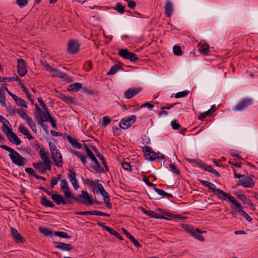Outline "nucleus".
<instances>
[{
    "label": "nucleus",
    "mask_w": 258,
    "mask_h": 258,
    "mask_svg": "<svg viewBox=\"0 0 258 258\" xmlns=\"http://www.w3.org/2000/svg\"><path fill=\"white\" fill-rule=\"evenodd\" d=\"M1 148L9 152V157L12 162L19 166H24L26 159L22 157L18 152L6 145H1Z\"/></svg>",
    "instance_id": "obj_1"
},
{
    "label": "nucleus",
    "mask_w": 258,
    "mask_h": 258,
    "mask_svg": "<svg viewBox=\"0 0 258 258\" xmlns=\"http://www.w3.org/2000/svg\"><path fill=\"white\" fill-rule=\"evenodd\" d=\"M49 147L55 165L58 167H62L63 164L62 157L59 150L57 149L56 146L54 143L50 142H49Z\"/></svg>",
    "instance_id": "obj_2"
},
{
    "label": "nucleus",
    "mask_w": 258,
    "mask_h": 258,
    "mask_svg": "<svg viewBox=\"0 0 258 258\" xmlns=\"http://www.w3.org/2000/svg\"><path fill=\"white\" fill-rule=\"evenodd\" d=\"M73 199H75L76 201L84 204L85 205H92L93 203H95L98 205L102 204L101 202H98L96 200H92L88 192L84 190L81 191V194L77 197H73Z\"/></svg>",
    "instance_id": "obj_3"
},
{
    "label": "nucleus",
    "mask_w": 258,
    "mask_h": 258,
    "mask_svg": "<svg viewBox=\"0 0 258 258\" xmlns=\"http://www.w3.org/2000/svg\"><path fill=\"white\" fill-rule=\"evenodd\" d=\"M118 54L120 56L125 59H129L132 62H136L139 59V57L137 55L130 52L126 49H120Z\"/></svg>",
    "instance_id": "obj_4"
},
{
    "label": "nucleus",
    "mask_w": 258,
    "mask_h": 258,
    "mask_svg": "<svg viewBox=\"0 0 258 258\" xmlns=\"http://www.w3.org/2000/svg\"><path fill=\"white\" fill-rule=\"evenodd\" d=\"M136 116L133 115L128 117H125L121 119L119 123V126L122 129H126L136 121Z\"/></svg>",
    "instance_id": "obj_5"
},
{
    "label": "nucleus",
    "mask_w": 258,
    "mask_h": 258,
    "mask_svg": "<svg viewBox=\"0 0 258 258\" xmlns=\"http://www.w3.org/2000/svg\"><path fill=\"white\" fill-rule=\"evenodd\" d=\"M252 104V100L251 99H243L233 107V110L235 111H241L243 110L245 107L251 105Z\"/></svg>",
    "instance_id": "obj_6"
},
{
    "label": "nucleus",
    "mask_w": 258,
    "mask_h": 258,
    "mask_svg": "<svg viewBox=\"0 0 258 258\" xmlns=\"http://www.w3.org/2000/svg\"><path fill=\"white\" fill-rule=\"evenodd\" d=\"M253 176H244L243 179L239 180L238 185H242L245 187H253L254 185V182L253 181Z\"/></svg>",
    "instance_id": "obj_7"
},
{
    "label": "nucleus",
    "mask_w": 258,
    "mask_h": 258,
    "mask_svg": "<svg viewBox=\"0 0 258 258\" xmlns=\"http://www.w3.org/2000/svg\"><path fill=\"white\" fill-rule=\"evenodd\" d=\"M18 65H17V71L19 75L21 76H24L27 72V70L26 67V62L24 59L20 58L18 59Z\"/></svg>",
    "instance_id": "obj_8"
},
{
    "label": "nucleus",
    "mask_w": 258,
    "mask_h": 258,
    "mask_svg": "<svg viewBox=\"0 0 258 258\" xmlns=\"http://www.w3.org/2000/svg\"><path fill=\"white\" fill-rule=\"evenodd\" d=\"M142 90V88L133 87L126 90L124 93V96L126 99H130L137 95Z\"/></svg>",
    "instance_id": "obj_9"
},
{
    "label": "nucleus",
    "mask_w": 258,
    "mask_h": 258,
    "mask_svg": "<svg viewBox=\"0 0 258 258\" xmlns=\"http://www.w3.org/2000/svg\"><path fill=\"white\" fill-rule=\"evenodd\" d=\"M97 224L102 227L104 230L108 231L110 234L115 236L116 238L120 240H122L123 237L121 236L116 231L109 227V226L105 225L104 223L102 222H98Z\"/></svg>",
    "instance_id": "obj_10"
},
{
    "label": "nucleus",
    "mask_w": 258,
    "mask_h": 258,
    "mask_svg": "<svg viewBox=\"0 0 258 258\" xmlns=\"http://www.w3.org/2000/svg\"><path fill=\"white\" fill-rule=\"evenodd\" d=\"M68 51L70 54H75L78 51L79 45L77 41L70 40L68 44Z\"/></svg>",
    "instance_id": "obj_11"
},
{
    "label": "nucleus",
    "mask_w": 258,
    "mask_h": 258,
    "mask_svg": "<svg viewBox=\"0 0 258 258\" xmlns=\"http://www.w3.org/2000/svg\"><path fill=\"white\" fill-rule=\"evenodd\" d=\"M39 154L41 159L42 160L44 163L46 164L47 170L50 171L51 170V161L48 158L45 152L43 149H40Z\"/></svg>",
    "instance_id": "obj_12"
},
{
    "label": "nucleus",
    "mask_w": 258,
    "mask_h": 258,
    "mask_svg": "<svg viewBox=\"0 0 258 258\" xmlns=\"http://www.w3.org/2000/svg\"><path fill=\"white\" fill-rule=\"evenodd\" d=\"M11 231L16 242L22 243L25 241L24 238L21 235L17 229L14 228H11Z\"/></svg>",
    "instance_id": "obj_13"
},
{
    "label": "nucleus",
    "mask_w": 258,
    "mask_h": 258,
    "mask_svg": "<svg viewBox=\"0 0 258 258\" xmlns=\"http://www.w3.org/2000/svg\"><path fill=\"white\" fill-rule=\"evenodd\" d=\"M68 176L70 182L72 183L74 188L77 189L79 187L78 182L76 179V174L73 170H70L68 174Z\"/></svg>",
    "instance_id": "obj_14"
},
{
    "label": "nucleus",
    "mask_w": 258,
    "mask_h": 258,
    "mask_svg": "<svg viewBox=\"0 0 258 258\" xmlns=\"http://www.w3.org/2000/svg\"><path fill=\"white\" fill-rule=\"evenodd\" d=\"M51 199L56 205H59L61 204L65 205L67 204V201L63 198L62 196L58 194H54L52 195Z\"/></svg>",
    "instance_id": "obj_15"
},
{
    "label": "nucleus",
    "mask_w": 258,
    "mask_h": 258,
    "mask_svg": "<svg viewBox=\"0 0 258 258\" xmlns=\"http://www.w3.org/2000/svg\"><path fill=\"white\" fill-rule=\"evenodd\" d=\"M33 166L42 174H45L46 172V170H47L46 164L41 161L33 163Z\"/></svg>",
    "instance_id": "obj_16"
},
{
    "label": "nucleus",
    "mask_w": 258,
    "mask_h": 258,
    "mask_svg": "<svg viewBox=\"0 0 258 258\" xmlns=\"http://www.w3.org/2000/svg\"><path fill=\"white\" fill-rule=\"evenodd\" d=\"M56 92L58 93V94L56 95V96L62 100L66 104L71 105L74 103L73 97L66 96L61 93H58V91H56Z\"/></svg>",
    "instance_id": "obj_17"
},
{
    "label": "nucleus",
    "mask_w": 258,
    "mask_h": 258,
    "mask_svg": "<svg viewBox=\"0 0 258 258\" xmlns=\"http://www.w3.org/2000/svg\"><path fill=\"white\" fill-rule=\"evenodd\" d=\"M38 114L39 116V120L41 122L48 121L51 116L48 110H44V112L42 110L41 112L38 113Z\"/></svg>",
    "instance_id": "obj_18"
},
{
    "label": "nucleus",
    "mask_w": 258,
    "mask_h": 258,
    "mask_svg": "<svg viewBox=\"0 0 258 258\" xmlns=\"http://www.w3.org/2000/svg\"><path fill=\"white\" fill-rule=\"evenodd\" d=\"M57 245H55V248H59L63 251H69L72 249L73 246L71 244H66L63 242H55Z\"/></svg>",
    "instance_id": "obj_19"
},
{
    "label": "nucleus",
    "mask_w": 258,
    "mask_h": 258,
    "mask_svg": "<svg viewBox=\"0 0 258 258\" xmlns=\"http://www.w3.org/2000/svg\"><path fill=\"white\" fill-rule=\"evenodd\" d=\"M214 194L221 200H225L226 198L228 199V197L230 196L219 188H217Z\"/></svg>",
    "instance_id": "obj_20"
},
{
    "label": "nucleus",
    "mask_w": 258,
    "mask_h": 258,
    "mask_svg": "<svg viewBox=\"0 0 258 258\" xmlns=\"http://www.w3.org/2000/svg\"><path fill=\"white\" fill-rule=\"evenodd\" d=\"M206 232V231H202L198 228H196L195 231L191 235L194 236L195 238L198 239L199 240L204 241L205 239L204 236L202 235V234Z\"/></svg>",
    "instance_id": "obj_21"
},
{
    "label": "nucleus",
    "mask_w": 258,
    "mask_h": 258,
    "mask_svg": "<svg viewBox=\"0 0 258 258\" xmlns=\"http://www.w3.org/2000/svg\"><path fill=\"white\" fill-rule=\"evenodd\" d=\"M41 204L44 207L53 208L55 205L51 201L47 199L45 196H43L41 198Z\"/></svg>",
    "instance_id": "obj_22"
},
{
    "label": "nucleus",
    "mask_w": 258,
    "mask_h": 258,
    "mask_svg": "<svg viewBox=\"0 0 258 258\" xmlns=\"http://www.w3.org/2000/svg\"><path fill=\"white\" fill-rule=\"evenodd\" d=\"M7 137L10 142H14L16 145H19L21 144L20 139L13 132H12V133L9 135V137Z\"/></svg>",
    "instance_id": "obj_23"
},
{
    "label": "nucleus",
    "mask_w": 258,
    "mask_h": 258,
    "mask_svg": "<svg viewBox=\"0 0 258 258\" xmlns=\"http://www.w3.org/2000/svg\"><path fill=\"white\" fill-rule=\"evenodd\" d=\"M173 7L171 3L169 1H166L165 3V14L170 17L172 14Z\"/></svg>",
    "instance_id": "obj_24"
},
{
    "label": "nucleus",
    "mask_w": 258,
    "mask_h": 258,
    "mask_svg": "<svg viewBox=\"0 0 258 258\" xmlns=\"http://www.w3.org/2000/svg\"><path fill=\"white\" fill-rule=\"evenodd\" d=\"M67 139L74 148H77L78 149L82 148V145L79 143L76 139L72 138L70 136H68L67 137Z\"/></svg>",
    "instance_id": "obj_25"
},
{
    "label": "nucleus",
    "mask_w": 258,
    "mask_h": 258,
    "mask_svg": "<svg viewBox=\"0 0 258 258\" xmlns=\"http://www.w3.org/2000/svg\"><path fill=\"white\" fill-rule=\"evenodd\" d=\"M200 181L203 186L207 187L209 189L211 190L213 193L217 189L216 185L210 182L202 180Z\"/></svg>",
    "instance_id": "obj_26"
},
{
    "label": "nucleus",
    "mask_w": 258,
    "mask_h": 258,
    "mask_svg": "<svg viewBox=\"0 0 258 258\" xmlns=\"http://www.w3.org/2000/svg\"><path fill=\"white\" fill-rule=\"evenodd\" d=\"M142 211L146 214L147 215L150 216L152 218H163V216L160 217L159 216V214L157 213H156L153 211L151 210H147L145 209H142Z\"/></svg>",
    "instance_id": "obj_27"
},
{
    "label": "nucleus",
    "mask_w": 258,
    "mask_h": 258,
    "mask_svg": "<svg viewBox=\"0 0 258 258\" xmlns=\"http://www.w3.org/2000/svg\"><path fill=\"white\" fill-rule=\"evenodd\" d=\"M228 199L234 206H235V207L237 208V209H243V207L241 206L239 202L237 201L234 197L230 195L228 197Z\"/></svg>",
    "instance_id": "obj_28"
},
{
    "label": "nucleus",
    "mask_w": 258,
    "mask_h": 258,
    "mask_svg": "<svg viewBox=\"0 0 258 258\" xmlns=\"http://www.w3.org/2000/svg\"><path fill=\"white\" fill-rule=\"evenodd\" d=\"M82 84L80 83H75L69 85V91H78L82 88Z\"/></svg>",
    "instance_id": "obj_29"
},
{
    "label": "nucleus",
    "mask_w": 258,
    "mask_h": 258,
    "mask_svg": "<svg viewBox=\"0 0 258 258\" xmlns=\"http://www.w3.org/2000/svg\"><path fill=\"white\" fill-rule=\"evenodd\" d=\"M93 150L97 153L96 155L100 159V160L102 161L104 166L105 168L106 171H107L108 170V167L107 166L106 162H105V160L104 157L100 154L99 152L97 151V150L96 148H94Z\"/></svg>",
    "instance_id": "obj_30"
},
{
    "label": "nucleus",
    "mask_w": 258,
    "mask_h": 258,
    "mask_svg": "<svg viewBox=\"0 0 258 258\" xmlns=\"http://www.w3.org/2000/svg\"><path fill=\"white\" fill-rule=\"evenodd\" d=\"M238 198L244 203L248 205L249 206L252 207L253 206V203L251 201L248 199L245 195H239L238 196Z\"/></svg>",
    "instance_id": "obj_31"
},
{
    "label": "nucleus",
    "mask_w": 258,
    "mask_h": 258,
    "mask_svg": "<svg viewBox=\"0 0 258 258\" xmlns=\"http://www.w3.org/2000/svg\"><path fill=\"white\" fill-rule=\"evenodd\" d=\"M121 69V67L117 64H115L111 67L109 71L107 73L108 75H112L115 74L117 71Z\"/></svg>",
    "instance_id": "obj_32"
},
{
    "label": "nucleus",
    "mask_w": 258,
    "mask_h": 258,
    "mask_svg": "<svg viewBox=\"0 0 258 258\" xmlns=\"http://www.w3.org/2000/svg\"><path fill=\"white\" fill-rule=\"evenodd\" d=\"M0 103L4 106H6V99L5 95L4 89L0 88Z\"/></svg>",
    "instance_id": "obj_33"
},
{
    "label": "nucleus",
    "mask_w": 258,
    "mask_h": 258,
    "mask_svg": "<svg viewBox=\"0 0 258 258\" xmlns=\"http://www.w3.org/2000/svg\"><path fill=\"white\" fill-rule=\"evenodd\" d=\"M187 161L192 164L194 166H197L199 167H201L203 163L201 160L199 159H187Z\"/></svg>",
    "instance_id": "obj_34"
},
{
    "label": "nucleus",
    "mask_w": 258,
    "mask_h": 258,
    "mask_svg": "<svg viewBox=\"0 0 258 258\" xmlns=\"http://www.w3.org/2000/svg\"><path fill=\"white\" fill-rule=\"evenodd\" d=\"M75 154L84 164L87 163L86 156L85 155L82 154L79 151H76L75 152Z\"/></svg>",
    "instance_id": "obj_35"
},
{
    "label": "nucleus",
    "mask_w": 258,
    "mask_h": 258,
    "mask_svg": "<svg viewBox=\"0 0 258 258\" xmlns=\"http://www.w3.org/2000/svg\"><path fill=\"white\" fill-rule=\"evenodd\" d=\"M63 193H64V197H66V199H68V200H67L66 201L67 203V202L71 203L72 200L76 201L75 199H73V198L74 197L72 196V194L71 193V192H70L69 189H65V190H63Z\"/></svg>",
    "instance_id": "obj_36"
},
{
    "label": "nucleus",
    "mask_w": 258,
    "mask_h": 258,
    "mask_svg": "<svg viewBox=\"0 0 258 258\" xmlns=\"http://www.w3.org/2000/svg\"><path fill=\"white\" fill-rule=\"evenodd\" d=\"M2 130L3 132L6 135L7 137H9V135L13 132L12 128H10L6 123H4L2 125Z\"/></svg>",
    "instance_id": "obj_37"
},
{
    "label": "nucleus",
    "mask_w": 258,
    "mask_h": 258,
    "mask_svg": "<svg viewBox=\"0 0 258 258\" xmlns=\"http://www.w3.org/2000/svg\"><path fill=\"white\" fill-rule=\"evenodd\" d=\"M146 159L150 160H154L156 159V155L154 152L150 151L148 153L145 154Z\"/></svg>",
    "instance_id": "obj_38"
},
{
    "label": "nucleus",
    "mask_w": 258,
    "mask_h": 258,
    "mask_svg": "<svg viewBox=\"0 0 258 258\" xmlns=\"http://www.w3.org/2000/svg\"><path fill=\"white\" fill-rule=\"evenodd\" d=\"M92 161L94 162L95 165L92 166V167L93 169L97 172V173H100L101 172V171L100 170V163L98 162V161L97 160V159L95 158V159H93Z\"/></svg>",
    "instance_id": "obj_39"
},
{
    "label": "nucleus",
    "mask_w": 258,
    "mask_h": 258,
    "mask_svg": "<svg viewBox=\"0 0 258 258\" xmlns=\"http://www.w3.org/2000/svg\"><path fill=\"white\" fill-rule=\"evenodd\" d=\"M243 209H236V211L241 215H242L244 218L246 219V220L248 222H251L252 221V218L246 213L245 211H244Z\"/></svg>",
    "instance_id": "obj_40"
},
{
    "label": "nucleus",
    "mask_w": 258,
    "mask_h": 258,
    "mask_svg": "<svg viewBox=\"0 0 258 258\" xmlns=\"http://www.w3.org/2000/svg\"><path fill=\"white\" fill-rule=\"evenodd\" d=\"M114 9L120 14H123L124 11V7H123L120 3L116 4Z\"/></svg>",
    "instance_id": "obj_41"
},
{
    "label": "nucleus",
    "mask_w": 258,
    "mask_h": 258,
    "mask_svg": "<svg viewBox=\"0 0 258 258\" xmlns=\"http://www.w3.org/2000/svg\"><path fill=\"white\" fill-rule=\"evenodd\" d=\"M39 230L40 232L45 236L52 235V231L46 228L40 227L39 228Z\"/></svg>",
    "instance_id": "obj_42"
},
{
    "label": "nucleus",
    "mask_w": 258,
    "mask_h": 258,
    "mask_svg": "<svg viewBox=\"0 0 258 258\" xmlns=\"http://www.w3.org/2000/svg\"><path fill=\"white\" fill-rule=\"evenodd\" d=\"M173 51L175 55H180L182 54L181 48L179 45H175L173 48Z\"/></svg>",
    "instance_id": "obj_43"
},
{
    "label": "nucleus",
    "mask_w": 258,
    "mask_h": 258,
    "mask_svg": "<svg viewBox=\"0 0 258 258\" xmlns=\"http://www.w3.org/2000/svg\"><path fill=\"white\" fill-rule=\"evenodd\" d=\"M53 70L55 71L50 72L51 73H52V76L53 77L57 76L59 78H62L64 77V74L59 70H57L53 68Z\"/></svg>",
    "instance_id": "obj_44"
},
{
    "label": "nucleus",
    "mask_w": 258,
    "mask_h": 258,
    "mask_svg": "<svg viewBox=\"0 0 258 258\" xmlns=\"http://www.w3.org/2000/svg\"><path fill=\"white\" fill-rule=\"evenodd\" d=\"M26 111L24 110L23 109H20L17 111L18 113L19 114V115L24 119H25L26 120L28 119L30 117L28 116V115L26 113Z\"/></svg>",
    "instance_id": "obj_45"
},
{
    "label": "nucleus",
    "mask_w": 258,
    "mask_h": 258,
    "mask_svg": "<svg viewBox=\"0 0 258 258\" xmlns=\"http://www.w3.org/2000/svg\"><path fill=\"white\" fill-rule=\"evenodd\" d=\"M18 128L19 132L24 135L26 136L29 132L28 129L24 126V124H20Z\"/></svg>",
    "instance_id": "obj_46"
},
{
    "label": "nucleus",
    "mask_w": 258,
    "mask_h": 258,
    "mask_svg": "<svg viewBox=\"0 0 258 258\" xmlns=\"http://www.w3.org/2000/svg\"><path fill=\"white\" fill-rule=\"evenodd\" d=\"M189 93L188 91H183L179 92L175 94V97L176 98L186 97Z\"/></svg>",
    "instance_id": "obj_47"
},
{
    "label": "nucleus",
    "mask_w": 258,
    "mask_h": 258,
    "mask_svg": "<svg viewBox=\"0 0 258 258\" xmlns=\"http://www.w3.org/2000/svg\"><path fill=\"white\" fill-rule=\"evenodd\" d=\"M91 213H90V215H98V216H107L109 217L110 215L108 214L107 213H105L102 212L98 211H90Z\"/></svg>",
    "instance_id": "obj_48"
},
{
    "label": "nucleus",
    "mask_w": 258,
    "mask_h": 258,
    "mask_svg": "<svg viewBox=\"0 0 258 258\" xmlns=\"http://www.w3.org/2000/svg\"><path fill=\"white\" fill-rule=\"evenodd\" d=\"M85 151L86 152V154H87V156H89L92 160L93 159H95V157L94 155L93 154V153L92 152V151L90 150L88 146H87L86 145H85Z\"/></svg>",
    "instance_id": "obj_49"
},
{
    "label": "nucleus",
    "mask_w": 258,
    "mask_h": 258,
    "mask_svg": "<svg viewBox=\"0 0 258 258\" xmlns=\"http://www.w3.org/2000/svg\"><path fill=\"white\" fill-rule=\"evenodd\" d=\"M54 235L55 236L65 238H69L70 237L69 236H68L67 233L63 232L56 231L54 232Z\"/></svg>",
    "instance_id": "obj_50"
},
{
    "label": "nucleus",
    "mask_w": 258,
    "mask_h": 258,
    "mask_svg": "<svg viewBox=\"0 0 258 258\" xmlns=\"http://www.w3.org/2000/svg\"><path fill=\"white\" fill-rule=\"evenodd\" d=\"M110 122L111 119L109 117L105 116L102 118V126L104 127L106 126L108 124H110Z\"/></svg>",
    "instance_id": "obj_51"
},
{
    "label": "nucleus",
    "mask_w": 258,
    "mask_h": 258,
    "mask_svg": "<svg viewBox=\"0 0 258 258\" xmlns=\"http://www.w3.org/2000/svg\"><path fill=\"white\" fill-rule=\"evenodd\" d=\"M122 168L127 171H132V166L128 162H124L121 163Z\"/></svg>",
    "instance_id": "obj_52"
},
{
    "label": "nucleus",
    "mask_w": 258,
    "mask_h": 258,
    "mask_svg": "<svg viewBox=\"0 0 258 258\" xmlns=\"http://www.w3.org/2000/svg\"><path fill=\"white\" fill-rule=\"evenodd\" d=\"M25 171L28 173L29 174L33 176L35 178L36 177L37 174L36 172L32 169V168L27 167L25 169Z\"/></svg>",
    "instance_id": "obj_53"
},
{
    "label": "nucleus",
    "mask_w": 258,
    "mask_h": 258,
    "mask_svg": "<svg viewBox=\"0 0 258 258\" xmlns=\"http://www.w3.org/2000/svg\"><path fill=\"white\" fill-rule=\"evenodd\" d=\"M60 187L62 189H69V187L66 179H63L60 180Z\"/></svg>",
    "instance_id": "obj_54"
},
{
    "label": "nucleus",
    "mask_w": 258,
    "mask_h": 258,
    "mask_svg": "<svg viewBox=\"0 0 258 258\" xmlns=\"http://www.w3.org/2000/svg\"><path fill=\"white\" fill-rule=\"evenodd\" d=\"M17 5L20 7L26 6L28 4V0H16Z\"/></svg>",
    "instance_id": "obj_55"
},
{
    "label": "nucleus",
    "mask_w": 258,
    "mask_h": 258,
    "mask_svg": "<svg viewBox=\"0 0 258 258\" xmlns=\"http://www.w3.org/2000/svg\"><path fill=\"white\" fill-rule=\"evenodd\" d=\"M169 166H170L171 171L173 173H175L176 174H179V170L177 169L174 163L170 164Z\"/></svg>",
    "instance_id": "obj_56"
},
{
    "label": "nucleus",
    "mask_w": 258,
    "mask_h": 258,
    "mask_svg": "<svg viewBox=\"0 0 258 258\" xmlns=\"http://www.w3.org/2000/svg\"><path fill=\"white\" fill-rule=\"evenodd\" d=\"M60 176L61 175H59L58 177L56 178V177H53L51 180V181H50V185H51V187L52 188H53L54 187V186L55 185H56L57 182H58V180L59 179H60Z\"/></svg>",
    "instance_id": "obj_57"
},
{
    "label": "nucleus",
    "mask_w": 258,
    "mask_h": 258,
    "mask_svg": "<svg viewBox=\"0 0 258 258\" xmlns=\"http://www.w3.org/2000/svg\"><path fill=\"white\" fill-rule=\"evenodd\" d=\"M42 61V64L45 67V69L50 72H53V71H54L53 70V68L51 67L49 64H48L47 63H46V62H43V61Z\"/></svg>",
    "instance_id": "obj_58"
},
{
    "label": "nucleus",
    "mask_w": 258,
    "mask_h": 258,
    "mask_svg": "<svg viewBox=\"0 0 258 258\" xmlns=\"http://www.w3.org/2000/svg\"><path fill=\"white\" fill-rule=\"evenodd\" d=\"M171 125L172 128L174 130H179L180 127V125L177 123L175 120L172 121L171 122Z\"/></svg>",
    "instance_id": "obj_59"
},
{
    "label": "nucleus",
    "mask_w": 258,
    "mask_h": 258,
    "mask_svg": "<svg viewBox=\"0 0 258 258\" xmlns=\"http://www.w3.org/2000/svg\"><path fill=\"white\" fill-rule=\"evenodd\" d=\"M134 244V245L137 247H139L141 246V245L139 243V242L136 240L133 236L129 239Z\"/></svg>",
    "instance_id": "obj_60"
},
{
    "label": "nucleus",
    "mask_w": 258,
    "mask_h": 258,
    "mask_svg": "<svg viewBox=\"0 0 258 258\" xmlns=\"http://www.w3.org/2000/svg\"><path fill=\"white\" fill-rule=\"evenodd\" d=\"M201 168H202V169L205 171H207L209 172H211V171L213 169L211 166H208L204 163H203V165L202 166Z\"/></svg>",
    "instance_id": "obj_61"
},
{
    "label": "nucleus",
    "mask_w": 258,
    "mask_h": 258,
    "mask_svg": "<svg viewBox=\"0 0 258 258\" xmlns=\"http://www.w3.org/2000/svg\"><path fill=\"white\" fill-rule=\"evenodd\" d=\"M199 51L200 53L203 54L204 55H207L209 52V47L203 48L199 49Z\"/></svg>",
    "instance_id": "obj_62"
},
{
    "label": "nucleus",
    "mask_w": 258,
    "mask_h": 258,
    "mask_svg": "<svg viewBox=\"0 0 258 258\" xmlns=\"http://www.w3.org/2000/svg\"><path fill=\"white\" fill-rule=\"evenodd\" d=\"M185 229L189 233H190L191 235L195 231V230L196 229L192 227H190L188 225H186L185 226Z\"/></svg>",
    "instance_id": "obj_63"
},
{
    "label": "nucleus",
    "mask_w": 258,
    "mask_h": 258,
    "mask_svg": "<svg viewBox=\"0 0 258 258\" xmlns=\"http://www.w3.org/2000/svg\"><path fill=\"white\" fill-rule=\"evenodd\" d=\"M38 101L40 103V105L41 106L44 110H48V109L46 107V105L44 103L41 98H38L37 99Z\"/></svg>",
    "instance_id": "obj_64"
}]
</instances>
